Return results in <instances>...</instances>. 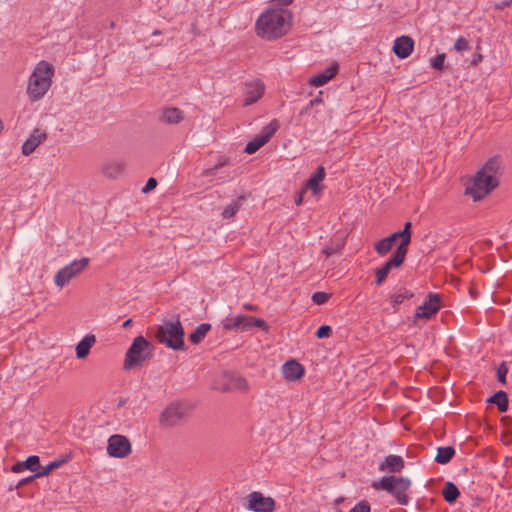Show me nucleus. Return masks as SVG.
<instances>
[{"instance_id":"nucleus-18","label":"nucleus","mask_w":512,"mask_h":512,"mask_svg":"<svg viewBox=\"0 0 512 512\" xmlns=\"http://www.w3.org/2000/svg\"><path fill=\"white\" fill-rule=\"evenodd\" d=\"M47 138L45 132H41L39 129H35L30 137L24 142L22 146V153L24 155H30L34 150Z\"/></svg>"},{"instance_id":"nucleus-31","label":"nucleus","mask_w":512,"mask_h":512,"mask_svg":"<svg viewBox=\"0 0 512 512\" xmlns=\"http://www.w3.org/2000/svg\"><path fill=\"white\" fill-rule=\"evenodd\" d=\"M470 44L465 37H459L454 43V49L458 52H464L469 50Z\"/></svg>"},{"instance_id":"nucleus-21","label":"nucleus","mask_w":512,"mask_h":512,"mask_svg":"<svg viewBox=\"0 0 512 512\" xmlns=\"http://www.w3.org/2000/svg\"><path fill=\"white\" fill-rule=\"evenodd\" d=\"M404 468L402 457L397 455H388L384 462L380 465L381 471L400 472Z\"/></svg>"},{"instance_id":"nucleus-3","label":"nucleus","mask_w":512,"mask_h":512,"mask_svg":"<svg viewBox=\"0 0 512 512\" xmlns=\"http://www.w3.org/2000/svg\"><path fill=\"white\" fill-rule=\"evenodd\" d=\"M498 168L497 159L492 158L488 160L477 172L472 184L466 188V193L475 201L484 198L498 186V180L496 178Z\"/></svg>"},{"instance_id":"nucleus-8","label":"nucleus","mask_w":512,"mask_h":512,"mask_svg":"<svg viewBox=\"0 0 512 512\" xmlns=\"http://www.w3.org/2000/svg\"><path fill=\"white\" fill-rule=\"evenodd\" d=\"M150 347L151 344L143 336L136 337L126 353L124 368L130 369L133 366L142 365L147 358L144 353Z\"/></svg>"},{"instance_id":"nucleus-12","label":"nucleus","mask_w":512,"mask_h":512,"mask_svg":"<svg viewBox=\"0 0 512 512\" xmlns=\"http://www.w3.org/2000/svg\"><path fill=\"white\" fill-rule=\"evenodd\" d=\"M107 452L115 458H124L131 453V444L123 435H112L108 439Z\"/></svg>"},{"instance_id":"nucleus-30","label":"nucleus","mask_w":512,"mask_h":512,"mask_svg":"<svg viewBox=\"0 0 512 512\" xmlns=\"http://www.w3.org/2000/svg\"><path fill=\"white\" fill-rule=\"evenodd\" d=\"M240 208V203L239 202H235L233 204H230L228 206H226L222 212V216L224 218H231L233 217L237 211L239 210Z\"/></svg>"},{"instance_id":"nucleus-41","label":"nucleus","mask_w":512,"mask_h":512,"mask_svg":"<svg viewBox=\"0 0 512 512\" xmlns=\"http://www.w3.org/2000/svg\"><path fill=\"white\" fill-rule=\"evenodd\" d=\"M243 308L247 311H258V306L250 303L243 304Z\"/></svg>"},{"instance_id":"nucleus-4","label":"nucleus","mask_w":512,"mask_h":512,"mask_svg":"<svg viewBox=\"0 0 512 512\" xmlns=\"http://www.w3.org/2000/svg\"><path fill=\"white\" fill-rule=\"evenodd\" d=\"M54 75V67L46 61H40L32 75L30 76L28 84V95L31 100H39L49 90L52 84V77Z\"/></svg>"},{"instance_id":"nucleus-20","label":"nucleus","mask_w":512,"mask_h":512,"mask_svg":"<svg viewBox=\"0 0 512 512\" xmlns=\"http://www.w3.org/2000/svg\"><path fill=\"white\" fill-rule=\"evenodd\" d=\"M338 65L332 64L325 71L313 76L309 80V84L314 87H320L328 83L338 73Z\"/></svg>"},{"instance_id":"nucleus-22","label":"nucleus","mask_w":512,"mask_h":512,"mask_svg":"<svg viewBox=\"0 0 512 512\" xmlns=\"http://www.w3.org/2000/svg\"><path fill=\"white\" fill-rule=\"evenodd\" d=\"M96 338L94 335H86L76 346V355L82 359L88 356L91 347L95 344Z\"/></svg>"},{"instance_id":"nucleus-15","label":"nucleus","mask_w":512,"mask_h":512,"mask_svg":"<svg viewBox=\"0 0 512 512\" xmlns=\"http://www.w3.org/2000/svg\"><path fill=\"white\" fill-rule=\"evenodd\" d=\"M187 412V409L180 403L171 404L167 407L161 416V422L172 425L180 420Z\"/></svg>"},{"instance_id":"nucleus-16","label":"nucleus","mask_w":512,"mask_h":512,"mask_svg":"<svg viewBox=\"0 0 512 512\" xmlns=\"http://www.w3.org/2000/svg\"><path fill=\"white\" fill-rule=\"evenodd\" d=\"M414 49V41L409 36L398 37L393 45V52L401 59H405L411 55Z\"/></svg>"},{"instance_id":"nucleus-5","label":"nucleus","mask_w":512,"mask_h":512,"mask_svg":"<svg viewBox=\"0 0 512 512\" xmlns=\"http://www.w3.org/2000/svg\"><path fill=\"white\" fill-rule=\"evenodd\" d=\"M411 482L405 477L386 476L379 481L373 482L375 490H385L392 494L400 505H407L409 502L408 491Z\"/></svg>"},{"instance_id":"nucleus-24","label":"nucleus","mask_w":512,"mask_h":512,"mask_svg":"<svg viewBox=\"0 0 512 512\" xmlns=\"http://www.w3.org/2000/svg\"><path fill=\"white\" fill-rule=\"evenodd\" d=\"M489 401L496 404L500 412H506L508 409V397L504 391H498Z\"/></svg>"},{"instance_id":"nucleus-2","label":"nucleus","mask_w":512,"mask_h":512,"mask_svg":"<svg viewBox=\"0 0 512 512\" xmlns=\"http://www.w3.org/2000/svg\"><path fill=\"white\" fill-rule=\"evenodd\" d=\"M292 26V14L283 8L267 9L256 21L255 32L265 40H276L285 36Z\"/></svg>"},{"instance_id":"nucleus-27","label":"nucleus","mask_w":512,"mask_h":512,"mask_svg":"<svg viewBox=\"0 0 512 512\" xmlns=\"http://www.w3.org/2000/svg\"><path fill=\"white\" fill-rule=\"evenodd\" d=\"M182 118V112L178 108H168L163 113V119L167 123H178Z\"/></svg>"},{"instance_id":"nucleus-1","label":"nucleus","mask_w":512,"mask_h":512,"mask_svg":"<svg viewBox=\"0 0 512 512\" xmlns=\"http://www.w3.org/2000/svg\"><path fill=\"white\" fill-rule=\"evenodd\" d=\"M411 222L408 221L404 224L402 231H397L388 237L378 240L374 244V249L379 256L387 255L393 248L397 240L400 244L390 258L379 268L375 270V283L381 285L388 277L392 269L400 268L405 262L408 246L411 243Z\"/></svg>"},{"instance_id":"nucleus-13","label":"nucleus","mask_w":512,"mask_h":512,"mask_svg":"<svg viewBox=\"0 0 512 512\" xmlns=\"http://www.w3.org/2000/svg\"><path fill=\"white\" fill-rule=\"evenodd\" d=\"M247 499V508L254 512H273L275 510L274 499L265 497L261 492H252Z\"/></svg>"},{"instance_id":"nucleus-46","label":"nucleus","mask_w":512,"mask_h":512,"mask_svg":"<svg viewBox=\"0 0 512 512\" xmlns=\"http://www.w3.org/2000/svg\"><path fill=\"white\" fill-rule=\"evenodd\" d=\"M131 323H132V319H128V320H126V321L123 323V327H124V328H127V327H129V326L131 325Z\"/></svg>"},{"instance_id":"nucleus-38","label":"nucleus","mask_w":512,"mask_h":512,"mask_svg":"<svg viewBox=\"0 0 512 512\" xmlns=\"http://www.w3.org/2000/svg\"><path fill=\"white\" fill-rule=\"evenodd\" d=\"M506 374H507V368L503 365H501L499 368H498V371H497V375H498V380L499 382H501L502 384H505V379H506Z\"/></svg>"},{"instance_id":"nucleus-37","label":"nucleus","mask_w":512,"mask_h":512,"mask_svg":"<svg viewBox=\"0 0 512 512\" xmlns=\"http://www.w3.org/2000/svg\"><path fill=\"white\" fill-rule=\"evenodd\" d=\"M157 186V180L153 177L149 178L146 185L143 187L142 191L144 193H148L153 190Z\"/></svg>"},{"instance_id":"nucleus-9","label":"nucleus","mask_w":512,"mask_h":512,"mask_svg":"<svg viewBox=\"0 0 512 512\" xmlns=\"http://www.w3.org/2000/svg\"><path fill=\"white\" fill-rule=\"evenodd\" d=\"M88 265L89 258H81L79 260L73 261L57 273L55 277V283L60 287L65 286L72 278L85 270Z\"/></svg>"},{"instance_id":"nucleus-44","label":"nucleus","mask_w":512,"mask_h":512,"mask_svg":"<svg viewBox=\"0 0 512 512\" xmlns=\"http://www.w3.org/2000/svg\"><path fill=\"white\" fill-rule=\"evenodd\" d=\"M321 102H322L321 98H315V99H313V100H311V101H310V104H309V105H310V106H314L315 104H319V103H321Z\"/></svg>"},{"instance_id":"nucleus-36","label":"nucleus","mask_w":512,"mask_h":512,"mask_svg":"<svg viewBox=\"0 0 512 512\" xmlns=\"http://www.w3.org/2000/svg\"><path fill=\"white\" fill-rule=\"evenodd\" d=\"M349 512H370V505L364 500L356 504Z\"/></svg>"},{"instance_id":"nucleus-32","label":"nucleus","mask_w":512,"mask_h":512,"mask_svg":"<svg viewBox=\"0 0 512 512\" xmlns=\"http://www.w3.org/2000/svg\"><path fill=\"white\" fill-rule=\"evenodd\" d=\"M61 465L60 461H53L50 464H48L46 467L43 468L42 471L37 472L35 477H41L49 474L52 470L58 468Z\"/></svg>"},{"instance_id":"nucleus-47","label":"nucleus","mask_w":512,"mask_h":512,"mask_svg":"<svg viewBox=\"0 0 512 512\" xmlns=\"http://www.w3.org/2000/svg\"><path fill=\"white\" fill-rule=\"evenodd\" d=\"M3 128H4V125H3L2 120L0 119V134H1V133H2V131H3Z\"/></svg>"},{"instance_id":"nucleus-34","label":"nucleus","mask_w":512,"mask_h":512,"mask_svg":"<svg viewBox=\"0 0 512 512\" xmlns=\"http://www.w3.org/2000/svg\"><path fill=\"white\" fill-rule=\"evenodd\" d=\"M445 54H438L431 60V65L433 68L442 70L444 68Z\"/></svg>"},{"instance_id":"nucleus-39","label":"nucleus","mask_w":512,"mask_h":512,"mask_svg":"<svg viewBox=\"0 0 512 512\" xmlns=\"http://www.w3.org/2000/svg\"><path fill=\"white\" fill-rule=\"evenodd\" d=\"M307 189H305V187L298 193L296 199H295V203L296 205H301L302 202H303V195L304 193L306 192Z\"/></svg>"},{"instance_id":"nucleus-26","label":"nucleus","mask_w":512,"mask_h":512,"mask_svg":"<svg viewBox=\"0 0 512 512\" xmlns=\"http://www.w3.org/2000/svg\"><path fill=\"white\" fill-rule=\"evenodd\" d=\"M455 451L452 447H440L437 450L436 462L439 464L448 463L454 456Z\"/></svg>"},{"instance_id":"nucleus-29","label":"nucleus","mask_w":512,"mask_h":512,"mask_svg":"<svg viewBox=\"0 0 512 512\" xmlns=\"http://www.w3.org/2000/svg\"><path fill=\"white\" fill-rule=\"evenodd\" d=\"M122 170L123 167L120 164L114 163L106 165L104 168V173L109 177H113L119 174Z\"/></svg>"},{"instance_id":"nucleus-28","label":"nucleus","mask_w":512,"mask_h":512,"mask_svg":"<svg viewBox=\"0 0 512 512\" xmlns=\"http://www.w3.org/2000/svg\"><path fill=\"white\" fill-rule=\"evenodd\" d=\"M23 465H25L26 469L35 472L40 467L39 457L36 455L29 456L26 461L23 462Z\"/></svg>"},{"instance_id":"nucleus-40","label":"nucleus","mask_w":512,"mask_h":512,"mask_svg":"<svg viewBox=\"0 0 512 512\" xmlns=\"http://www.w3.org/2000/svg\"><path fill=\"white\" fill-rule=\"evenodd\" d=\"M25 469L26 468H25V465H23V462H18L15 465H13V467H12L13 472H21Z\"/></svg>"},{"instance_id":"nucleus-17","label":"nucleus","mask_w":512,"mask_h":512,"mask_svg":"<svg viewBox=\"0 0 512 512\" xmlns=\"http://www.w3.org/2000/svg\"><path fill=\"white\" fill-rule=\"evenodd\" d=\"M265 87L260 81H255L246 85L245 105H251L258 101L264 94Z\"/></svg>"},{"instance_id":"nucleus-42","label":"nucleus","mask_w":512,"mask_h":512,"mask_svg":"<svg viewBox=\"0 0 512 512\" xmlns=\"http://www.w3.org/2000/svg\"><path fill=\"white\" fill-rule=\"evenodd\" d=\"M483 59V56L481 54H477L474 59L472 60V65L476 66L478 65Z\"/></svg>"},{"instance_id":"nucleus-43","label":"nucleus","mask_w":512,"mask_h":512,"mask_svg":"<svg viewBox=\"0 0 512 512\" xmlns=\"http://www.w3.org/2000/svg\"><path fill=\"white\" fill-rule=\"evenodd\" d=\"M322 253L326 257H329V256H331L334 253V250H332L331 248H325V249L322 250Z\"/></svg>"},{"instance_id":"nucleus-23","label":"nucleus","mask_w":512,"mask_h":512,"mask_svg":"<svg viewBox=\"0 0 512 512\" xmlns=\"http://www.w3.org/2000/svg\"><path fill=\"white\" fill-rule=\"evenodd\" d=\"M442 495L448 503H453L457 500L460 495V492L455 484L452 482H446L444 489L442 491Z\"/></svg>"},{"instance_id":"nucleus-10","label":"nucleus","mask_w":512,"mask_h":512,"mask_svg":"<svg viewBox=\"0 0 512 512\" xmlns=\"http://www.w3.org/2000/svg\"><path fill=\"white\" fill-rule=\"evenodd\" d=\"M279 128V122L278 120L274 119L272 120L267 126H265L260 134L254 137V139L245 147V152L248 154H253L256 151H258L262 146H264L276 133V131Z\"/></svg>"},{"instance_id":"nucleus-35","label":"nucleus","mask_w":512,"mask_h":512,"mask_svg":"<svg viewBox=\"0 0 512 512\" xmlns=\"http://www.w3.org/2000/svg\"><path fill=\"white\" fill-rule=\"evenodd\" d=\"M332 334V329L330 326L328 325H323L321 327L318 328L317 332H316V336L318 338H327V337H330Z\"/></svg>"},{"instance_id":"nucleus-25","label":"nucleus","mask_w":512,"mask_h":512,"mask_svg":"<svg viewBox=\"0 0 512 512\" xmlns=\"http://www.w3.org/2000/svg\"><path fill=\"white\" fill-rule=\"evenodd\" d=\"M211 326L208 323H203L199 325L194 332H192L189 335V340L194 343L198 344L202 341V339L206 336L207 332L210 330Z\"/></svg>"},{"instance_id":"nucleus-7","label":"nucleus","mask_w":512,"mask_h":512,"mask_svg":"<svg viewBox=\"0 0 512 512\" xmlns=\"http://www.w3.org/2000/svg\"><path fill=\"white\" fill-rule=\"evenodd\" d=\"M253 327L260 328L265 332L269 331V326L264 319L253 316L237 315L235 317H228L223 321V328L228 331L238 329L248 331Z\"/></svg>"},{"instance_id":"nucleus-11","label":"nucleus","mask_w":512,"mask_h":512,"mask_svg":"<svg viewBox=\"0 0 512 512\" xmlns=\"http://www.w3.org/2000/svg\"><path fill=\"white\" fill-rule=\"evenodd\" d=\"M441 307L440 295L429 293L424 303L417 308L415 318L429 320L437 314Z\"/></svg>"},{"instance_id":"nucleus-33","label":"nucleus","mask_w":512,"mask_h":512,"mask_svg":"<svg viewBox=\"0 0 512 512\" xmlns=\"http://www.w3.org/2000/svg\"><path fill=\"white\" fill-rule=\"evenodd\" d=\"M329 295L325 292H315L312 295V300L314 303L321 305L328 301Z\"/></svg>"},{"instance_id":"nucleus-19","label":"nucleus","mask_w":512,"mask_h":512,"mask_svg":"<svg viewBox=\"0 0 512 512\" xmlns=\"http://www.w3.org/2000/svg\"><path fill=\"white\" fill-rule=\"evenodd\" d=\"M325 178V169L319 166L312 176L307 180L305 189H311L313 194L319 196L322 192V181Z\"/></svg>"},{"instance_id":"nucleus-14","label":"nucleus","mask_w":512,"mask_h":512,"mask_svg":"<svg viewBox=\"0 0 512 512\" xmlns=\"http://www.w3.org/2000/svg\"><path fill=\"white\" fill-rule=\"evenodd\" d=\"M282 374L287 381L295 382L304 376L305 368L297 360L291 359L282 366Z\"/></svg>"},{"instance_id":"nucleus-6","label":"nucleus","mask_w":512,"mask_h":512,"mask_svg":"<svg viewBox=\"0 0 512 512\" xmlns=\"http://www.w3.org/2000/svg\"><path fill=\"white\" fill-rule=\"evenodd\" d=\"M155 338L159 343L165 344L174 350L184 348V330L179 320L175 322H165L157 327Z\"/></svg>"},{"instance_id":"nucleus-45","label":"nucleus","mask_w":512,"mask_h":512,"mask_svg":"<svg viewBox=\"0 0 512 512\" xmlns=\"http://www.w3.org/2000/svg\"><path fill=\"white\" fill-rule=\"evenodd\" d=\"M276 1L282 5H289L293 2V0H276Z\"/></svg>"}]
</instances>
